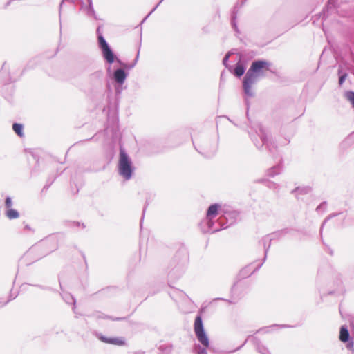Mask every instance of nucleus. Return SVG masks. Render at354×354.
Segmentation results:
<instances>
[{
  "mask_svg": "<svg viewBox=\"0 0 354 354\" xmlns=\"http://www.w3.org/2000/svg\"><path fill=\"white\" fill-rule=\"evenodd\" d=\"M245 68L241 64H237L234 68V75L241 77L244 74Z\"/></svg>",
  "mask_w": 354,
  "mask_h": 354,
  "instance_id": "nucleus-10",
  "label": "nucleus"
},
{
  "mask_svg": "<svg viewBox=\"0 0 354 354\" xmlns=\"http://www.w3.org/2000/svg\"><path fill=\"white\" fill-rule=\"evenodd\" d=\"M346 76V75H344L339 77V82L340 84H342L344 82Z\"/></svg>",
  "mask_w": 354,
  "mask_h": 354,
  "instance_id": "nucleus-15",
  "label": "nucleus"
},
{
  "mask_svg": "<svg viewBox=\"0 0 354 354\" xmlns=\"http://www.w3.org/2000/svg\"><path fill=\"white\" fill-rule=\"evenodd\" d=\"M13 131L21 138L24 136L23 126L21 124L15 123L12 125Z\"/></svg>",
  "mask_w": 354,
  "mask_h": 354,
  "instance_id": "nucleus-9",
  "label": "nucleus"
},
{
  "mask_svg": "<svg viewBox=\"0 0 354 354\" xmlns=\"http://www.w3.org/2000/svg\"><path fill=\"white\" fill-rule=\"evenodd\" d=\"M6 206L8 207V208H10L12 205V202H11V199L10 198H7L6 199Z\"/></svg>",
  "mask_w": 354,
  "mask_h": 354,
  "instance_id": "nucleus-14",
  "label": "nucleus"
},
{
  "mask_svg": "<svg viewBox=\"0 0 354 354\" xmlns=\"http://www.w3.org/2000/svg\"><path fill=\"white\" fill-rule=\"evenodd\" d=\"M346 347H347L348 349L353 351L354 350V343H353V342H352V341L349 342L347 344Z\"/></svg>",
  "mask_w": 354,
  "mask_h": 354,
  "instance_id": "nucleus-13",
  "label": "nucleus"
},
{
  "mask_svg": "<svg viewBox=\"0 0 354 354\" xmlns=\"http://www.w3.org/2000/svg\"><path fill=\"white\" fill-rule=\"evenodd\" d=\"M270 64L264 60L252 62L243 80V88L247 95H252V85L257 82L260 77L263 75L265 72L270 71Z\"/></svg>",
  "mask_w": 354,
  "mask_h": 354,
  "instance_id": "nucleus-1",
  "label": "nucleus"
},
{
  "mask_svg": "<svg viewBox=\"0 0 354 354\" xmlns=\"http://www.w3.org/2000/svg\"><path fill=\"white\" fill-rule=\"evenodd\" d=\"M97 33H99V32H100V28H97Z\"/></svg>",
  "mask_w": 354,
  "mask_h": 354,
  "instance_id": "nucleus-16",
  "label": "nucleus"
},
{
  "mask_svg": "<svg viewBox=\"0 0 354 354\" xmlns=\"http://www.w3.org/2000/svg\"><path fill=\"white\" fill-rule=\"evenodd\" d=\"M99 340H100L102 342L113 344L115 346H124L125 345V340L124 338L122 337H106L104 335H99L98 336Z\"/></svg>",
  "mask_w": 354,
  "mask_h": 354,
  "instance_id": "nucleus-5",
  "label": "nucleus"
},
{
  "mask_svg": "<svg viewBox=\"0 0 354 354\" xmlns=\"http://www.w3.org/2000/svg\"><path fill=\"white\" fill-rule=\"evenodd\" d=\"M6 216L10 219H14L19 217V213L15 209H9L7 211Z\"/></svg>",
  "mask_w": 354,
  "mask_h": 354,
  "instance_id": "nucleus-11",
  "label": "nucleus"
},
{
  "mask_svg": "<svg viewBox=\"0 0 354 354\" xmlns=\"http://www.w3.org/2000/svg\"><path fill=\"white\" fill-rule=\"evenodd\" d=\"M349 333L347 328L342 326L339 331V340L342 342H347L349 340Z\"/></svg>",
  "mask_w": 354,
  "mask_h": 354,
  "instance_id": "nucleus-8",
  "label": "nucleus"
},
{
  "mask_svg": "<svg viewBox=\"0 0 354 354\" xmlns=\"http://www.w3.org/2000/svg\"><path fill=\"white\" fill-rule=\"evenodd\" d=\"M218 208L219 205L217 204L211 205L207 209V217L211 219L216 216L218 214Z\"/></svg>",
  "mask_w": 354,
  "mask_h": 354,
  "instance_id": "nucleus-7",
  "label": "nucleus"
},
{
  "mask_svg": "<svg viewBox=\"0 0 354 354\" xmlns=\"http://www.w3.org/2000/svg\"><path fill=\"white\" fill-rule=\"evenodd\" d=\"M98 41L100 48L102 50L104 57L107 61V62L112 64L114 62V55L109 48L108 44L100 34L98 35Z\"/></svg>",
  "mask_w": 354,
  "mask_h": 354,
  "instance_id": "nucleus-4",
  "label": "nucleus"
},
{
  "mask_svg": "<svg viewBox=\"0 0 354 354\" xmlns=\"http://www.w3.org/2000/svg\"><path fill=\"white\" fill-rule=\"evenodd\" d=\"M114 78L120 84L124 82L126 78V73L122 69H118L114 72Z\"/></svg>",
  "mask_w": 354,
  "mask_h": 354,
  "instance_id": "nucleus-6",
  "label": "nucleus"
},
{
  "mask_svg": "<svg viewBox=\"0 0 354 354\" xmlns=\"http://www.w3.org/2000/svg\"><path fill=\"white\" fill-rule=\"evenodd\" d=\"M194 332L198 340L205 347L209 346V339L207 336L206 335L203 324L202 322V318L201 316H197L195 318L194 324Z\"/></svg>",
  "mask_w": 354,
  "mask_h": 354,
  "instance_id": "nucleus-3",
  "label": "nucleus"
},
{
  "mask_svg": "<svg viewBox=\"0 0 354 354\" xmlns=\"http://www.w3.org/2000/svg\"><path fill=\"white\" fill-rule=\"evenodd\" d=\"M346 98L351 103L354 108V92L348 91L346 93Z\"/></svg>",
  "mask_w": 354,
  "mask_h": 354,
  "instance_id": "nucleus-12",
  "label": "nucleus"
},
{
  "mask_svg": "<svg viewBox=\"0 0 354 354\" xmlns=\"http://www.w3.org/2000/svg\"><path fill=\"white\" fill-rule=\"evenodd\" d=\"M118 170L120 174L125 179L129 180L131 178L132 174L131 162L124 149L121 148L120 150Z\"/></svg>",
  "mask_w": 354,
  "mask_h": 354,
  "instance_id": "nucleus-2",
  "label": "nucleus"
}]
</instances>
